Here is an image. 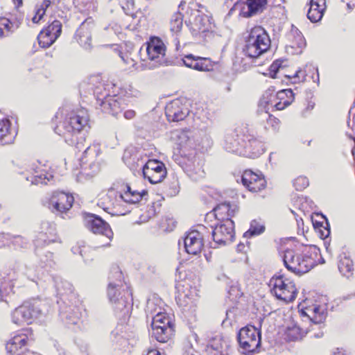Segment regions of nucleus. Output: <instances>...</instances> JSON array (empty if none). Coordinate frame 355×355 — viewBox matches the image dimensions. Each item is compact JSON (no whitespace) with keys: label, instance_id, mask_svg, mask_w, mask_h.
Masks as SVG:
<instances>
[{"label":"nucleus","instance_id":"1","mask_svg":"<svg viewBox=\"0 0 355 355\" xmlns=\"http://www.w3.org/2000/svg\"><path fill=\"white\" fill-rule=\"evenodd\" d=\"M64 120L55 128V132L63 137L65 142L69 146H75L80 148L78 136L82 132L89 129V117L87 110L85 108L73 110L66 106L60 110Z\"/></svg>","mask_w":355,"mask_h":355},{"label":"nucleus","instance_id":"2","mask_svg":"<svg viewBox=\"0 0 355 355\" xmlns=\"http://www.w3.org/2000/svg\"><path fill=\"white\" fill-rule=\"evenodd\" d=\"M107 297L119 317L125 320L132 306L131 291L123 284V277L118 266L112 268L108 277Z\"/></svg>","mask_w":355,"mask_h":355},{"label":"nucleus","instance_id":"3","mask_svg":"<svg viewBox=\"0 0 355 355\" xmlns=\"http://www.w3.org/2000/svg\"><path fill=\"white\" fill-rule=\"evenodd\" d=\"M302 315L306 316L310 320V326L305 329L297 324L288 326L285 331L284 339L288 342L298 341L309 332L311 334V337L322 338L324 335L322 331L324 322L327 315V305L314 304L313 306L302 310Z\"/></svg>","mask_w":355,"mask_h":355},{"label":"nucleus","instance_id":"4","mask_svg":"<svg viewBox=\"0 0 355 355\" xmlns=\"http://www.w3.org/2000/svg\"><path fill=\"white\" fill-rule=\"evenodd\" d=\"M318 252L319 249L315 245L304 248L302 252L286 250L283 257L284 266L296 275L304 274L317 264Z\"/></svg>","mask_w":355,"mask_h":355},{"label":"nucleus","instance_id":"5","mask_svg":"<svg viewBox=\"0 0 355 355\" xmlns=\"http://www.w3.org/2000/svg\"><path fill=\"white\" fill-rule=\"evenodd\" d=\"M245 42L243 52L246 56L251 58H259L270 46V39L267 32L259 26L250 29Z\"/></svg>","mask_w":355,"mask_h":355},{"label":"nucleus","instance_id":"6","mask_svg":"<svg viewBox=\"0 0 355 355\" xmlns=\"http://www.w3.org/2000/svg\"><path fill=\"white\" fill-rule=\"evenodd\" d=\"M100 146L92 144L87 147L80 159L81 171L77 176L80 181L83 176L91 178L97 173L101 168Z\"/></svg>","mask_w":355,"mask_h":355},{"label":"nucleus","instance_id":"7","mask_svg":"<svg viewBox=\"0 0 355 355\" xmlns=\"http://www.w3.org/2000/svg\"><path fill=\"white\" fill-rule=\"evenodd\" d=\"M42 313L40 302L36 300L24 302L11 313L12 322L23 326L31 324Z\"/></svg>","mask_w":355,"mask_h":355},{"label":"nucleus","instance_id":"8","mask_svg":"<svg viewBox=\"0 0 355 355\" xmlns=\"http://www.w3.org/2000/svg\"><path fill=\"white\" fill-rule=\"evenodd\" d=\"M238 342L241 352L245 355H253L261 346V332L254 326H247L240 329Z\"/></svg>","mask_w":355,"mask_h":355},{"label":"nucleus","instance_id":"9","mask_svg":"<svg viewBox=\"0 0 355 355\" xmlns=\"http://www.w3.org/2000/svg\"><path fill=\"white\" fill-rule=\"evenodd\" d=\"M152 316V337L159 343H166L173 335L174 326L171 320L162 313L161 309Z\"/></svg>","mask_w":355,"mask_h":355},{"label":"nucleus","instance_id":"10","mask_svg":"<svg viewBox=\"0 0 355 355\" xmlns=\"http://www.w3.org/2000/svg\"><path fill=\"white\" fill-rule=\"evenodd\" d=\"M272 292L277 299L286 302H293L297 294V290L293 282L284 279L282 275L272 277L270 281Z\"/></svg>","mask_w":355,"mask_h":355},{"label":"nucleus","instance_id":"11","mask_svg":"<svg viewBox=\"0 0 355 355\" xmlns=\"http://www.w3.org/2000/svg\"><path fill=\"white\" fill-rule=\"evenodd\" d=\"M213 241L216 245H225L232 242L234 237V223L227 218L211 226Z\"/></svg>","mask_w":355,"mask_h":355},{"label":"nucleus","instance_id":"12","mask_svg":"<svg viewBox=\"0 0 355 355\" xmlns=\"http://www.w3.org/2000/svg\"><path fill=\"white\" fill-rule=\"evenodd\" d=\"M170 137L178 146L181 155L196 150V132L189 129H176L171 132Z\"/></svg>","mask_w":355,"mask_h":355},{"label":"nucleus","instance_id":"13","mask_svg":"<svg viewBox=\"0 0 355 355\" xmlns=\"http://www.w3.org/2000/svg\"><path fill=\"white\" fill-rule=\"evenodd\" d=\"M118 187V182L114 183L113 186L106 193L101 194L98 202V205L101 208L112 216L123 214L116 210L121 201H123L120 197L121 189L120 190Z\"/></svg>","mask_w":355,"mask_h":355},{"label":"nucleus","instance_id":"14","mask_svg":"<svg viewBox=\"0 0 355 355\" xmlns=\"http://www.w3.org/2000/svg\"><path fill=\"white\" fill-rule=\"evenodd\" d=\"M60 304V317L66 324H76L82 316L83 307L79 300H72L71 302L64 300L63 302L58 300Z\"/></svg>","mask_w":355,"mask_h":355},{"label":"nucleus","instance_id":"15","mask_svg":"<svg viewBox=\"0 0 355 355\" xmlns=\"http://www.w3.org/2000/svg\"><path fill=\"white\" fill-rule=\"evenodd\" d=\"M146 51L149 60L153 62L149 64L150 68L166 64V46L160 38L150 37L146 43Z\"/></svg>","mask_w":355,"mask_h":355},{"label":"nucleus","instance_id":"16","mask_svg":"<svg viewBox=\"0 0 355 355\" xmlns=\"http://www.w3.org/2000/svg\"><path fill=\"white\" fill-rule=\"evenodd\" d=\"M181 156L182 157L181 166L191 178L197 181L204 177V161L196 156V150L189 152L187 155Z\"/></svg>","mask_w":355,"mask_h":355},{"label":"nucleus","instance_id":"17","mask_svg":"<svg viewBox=\"0 0 355 355\" xmlns=\"http://www.w3.org/2000/svg\"><path fill=\"white\" fill-rule=\"evenodd\" d=\"M248 132V128L246 125H240L234 130H228L224 137V148L233 153L241 155L243 143L242 138H245V133Z\"/></svg>","mask_w":355,"mask_h":355},{"label":"nucleus","instance_id":"18","mask_svg":"<svg viewBox=\"0 0 355 355\" xmlns=\"http://www.w3.org/2000/svg\"><path fill=\"white\" fill-rule=\"evenodd\" d=\"M267 0H239L234 3L229 14L234 10L240 9V15L248 18L259 12H261L266 8Z\"/></svg>","mask_w":355,"mask_h":355},{"label":"nucleus","instance_id":"19","mask_svg":"<svg viewBox=\"0 0 355 355\" xmlns=\"http://www.w3.org/2000/svg\"><path fill=\"white\" fill-rule=\"evenodd\" d=\"M97 101L103 112L117 116L126 107L125 99L117 95L110 96L107 94L102 95V98L98 96Z\"/></svg>","mask_w":355,"mask_h":355},{"label":"nucleus","instance_id":"20","mask_svg":"<svg viewBox=\"0 0 355 355\" xmlns=\"http://www.w3.org/2000/svg\"><path fill=\"white\" fill-rule=\"evenodd\" d=\"M142 173L151 184L161 182L167 174L164 163L156 159H149L143 166Z\"/></svg>","mask_w":355,"mask_h":355},{"label":"nucleus","instance_id":"21","mask_svg":"<svg viewBox=\"0 0 355 355\" xmlns=\"http://www.w3.org/2000/svg\"><path fill=\"white\" fill-rule=\"evenodd\" d=\"M37 279L43 280L44 282L51 280L56 290L57 295L60 296V302H63L64 300H69V302L76 300V296L73 293L72 284L66 280H63L60 277L51 275L44 279H43L42 277H37Z\"/></svg>","mask_w":355,"mask_h":355},{"label":"nucleus","instance_id":"22","mask_svg":"<svg viewBox=\"0 0 355 355\" xmlns=\"http://www.w3.org/2000/svg\"><path fill=\"white\" fill-rule=\"evenodd\" d=\"M243 143L241 155L250 158H256L259 157L265 150L264 145L250 132L245 133V138L241 139Z\"/></svg>","mask_w":355,"mask_h":355},{"label":"nucleus","instance_id":"23","mask_svg":"<svg viewBox=\"0 0 355 355\" xmlns=\"http://www.w3.org/2000/svg\"><path fill=\"white\" fill-rule=\"evenodd\" d=\"M178 293L175 300L179 306L184 311H192L196 306V302L198 299V292L196 288L191 286H180L177 287Z\"/></svg>","mask_w":355,"mask_h":355},{"label":"nucleus","instance_id":"24","mask_svg":"<svg viewBox=\"0 0 355 355\" xmlns=\"http://www.w3.org/2000/svg\"><path fill=\"white\" fill-rule=\"evenodd\" d=\"M73 200L71 195L62 191H55L49 199L48 207L53 213H64L71 209Z\"/></svg>","mask_w":355,"mask_h":355},{"label":"nucleus","instance_id":"25","mask_svg":"<svg viewBox=\"0 0 355 355\" xmlns=\"http://www.w3.org/2000/svg\"><path fill=\"white\" fill-rule=\"evenodd\" d=\"M58 237L56 233L55 224L49 221H42L40 226V231L34 240L35 246L39 248L58 242Z\"/></svg>","mask_w":355,"mask_h":355},{"label":"nucleus","instance_id":"26","mask_svg":"<svg viewBox=\"0 0 355 355\" xmlns=\"http://www.w3.org/2000/svg\"><path fill=\"white\" fill-rule=\"evenodd\" d=\"M87 227L94 234H99L105 236L109 241L113 237V232L105 220L95 214H89L87 216Z\"/></svg>","mask_w":355,"mask_h":355},{"label":"nucleus","instance_id":"27","mask_svg":"<svg viewBox=\"0 0 355 355\" xmlns=\"http://www.w3.org/2000/svg\"><path fill=\"white\" fill-rule=\"evenodd\" d=\"M192 19L190 20L191 31L195 36L209 33L211 28V22L207 15L199 10H196L192 14Z\"/></svg>","mask_w":355,"mask_h":355},{"label":"nucleus","instance_id":"28","mask_svg":"<svg viewBox=\"0 0 355 355\" xmlns=\"http://www.w3.org/2000/svg\"><path fill=\"white\" fill-rule=\"evenodd\" d=\"M166 116L170 121H180L189 114V109L180 99H175L165 107Z\"/></svg>","mask_w":355,"mask_h":355},{"label":"nucleus","instance_id":"29","mask_svg":"<svg viewBox=\"0 0 355 355\" xmlns=\"http://www.w3.org/2000/svg\"><path fill=\"white\" fill-rule=\"evenodd\" d=\"M27 341L28 337L26 334L15 335L7 343L6 349L12 355H38L33 352L26 350Z\"/></svg>","mask_w":355,"mask_h":355},{"label":"nucleus","instance_id":"30","mask_svg":"<svg viewBox=\"0 0 355 355\" xmlns=\"http://www.w3.org/2000/svg\"><path fill=\"white\" fill-rule=\"evenodd\" d=\"M243 184L246 187L249 191L258 192L266 187V182L262 175L254 173L251 170L244 171L241 178Z\"/></svg>","mask_w":355,"mask_h":355},{"label":"nucleus","instance_id":"31","mask_svg":"<svg viewBox=\"0 0 355 355\" xmlns=\"http://www.w3.org/2000/svg\"><path fill=\"white\" fill-rule=\"evenodd\" d=\"M185 251L190 254L196 255L200 253L203 247L202 237L199 231L189 232L183 240Z\"/></svg>","mask_w":355,"mask_h":355},{"label":"nucleus","instance_id":"32","mask_svg":"<svg viewBox=\"0 0 355 355\" xmlns=\"http://www.w3.org/2000/svg\"><path fill=\"white\" fill-rule=\"evenodd\" d=\"M236 205H230L229 202H223L218 205L210 213L207 214V218L215 217L217 222L230 218L238 211Z\"/></svg>","mask_w":355,"mask_h":355},{"label":"nucleus","instance_id":"33","mask_svg":"<svg viewBox=\"0 0 355 355\" xmlns=\"http://www.w3.org/2000/svg\"><path fill=\"white\" fill-rule=\"evenodd\" d=\"M182 62L186 67L200 71H210L213 67L209 59L194 56L192 54L185 55Z\"/></svg>","mask_w":355,"mask_h":355},{"label":"nucleus","instance_id":"34","mask_svg":"<svg viewBox=\"0 0 355 355\" xmlns=\"http://www.w3.org/2000/svg\"><path fill=\"white\" fill-rule=\"evenodd\" d=\"M118 189L120 190L121 189L120 197L123 201L127 203H137L143 198V197L148 194V192L146 190H142L141 191L132 190L130 185L123 182H118Z\"/></svg>","mask_w":355,"mask_h":355},{"label":"nucleus","instance_id":"35","mask_svg":"<svg viewBox=\"0 0 355 355\" xmlns=\"http://www.w3.org/2000/svg\"><path fill=\"white\" fill-rule=\"evenodd\" d=\"M33 175L31 177H26L27 181H31V184H47L53 182V175L51 172L48 171L45 168V166L41 165L33 166L32 168Z\"/></svg>","mask_w":355,"mask_h":355},{"label":"nucleus","instance_id":"36","mask_svg":"<svg viewBox=\"0 0 355 355\" xmlns=\"http://www.w3.org/2000/svg\"><path fill=\"white\" fill-rule=\"evenodd\" d=\"M91 26L90 22L86 19L80 24L76 33L77 42L85 49L92 48Z\"/></svg>","mask_w":355,"mask_h":355},{"label":"nucleus","instance_id":"37","mask_svg":"<svg viewBox=\"0 0 355 355\" xmlns=\"http://www.w3.org/2000/svg\"><path fill=\"white\" fill-rule=\"evenodd\" d=\"M308 19L313 23L321 20L326 9V0H310Z\"/></svg>","mask_w":355,"mask_h":355},{"label":"nucleus","instance_id":"38","mask_svg":"<svg viewBox=\"0 0 355 355\" xmlns=\"http://www.w3.org/2000/svg\"><path fill=\"white\" fill-rule=\"evenodd\" d=\"M0 279V295L1 297V300H3V297H6L13 292V283L12 280L15 277V272L13 270H10L9 272H6V271L1 272Z\"/></svg>","mask_w":355,"mask_h":355},{"label":"nucleus","instance_id":"39","mask_svg":"<svg viewBox=\"0 0 355 355\" xmlns=\"http://www.w3.org/2000/svg\"><path fill=\"white\" fill-rule=\"evenodd\" d=\"M15 137V134L10 131V120L6 118L0 119V144H12Z\"/></svg>","mask_w":355,"mask_h":355},{"label":"nucleus","instance_id":"40","mask_svg":"<svg viewBox=\"0 0 355 355\" xmlns=\"http://www.w3.org/2000/svg\"><path fill=\"white\" fill-rule=\"evenodd\" d=\"M286 39L292 48L302 49L306 46V42L300 31L294 25L291 26L290 31L286 35Z\"/></svg>","mask_w":355,"mask_h":355},{"label":"nucleus","instance_id":"41","mask_svg":"<svg viewBox=\"0 0 355 355\" xmlns=\"http://www.w3.org/2000/svg\"><path fill=\"white\" fill-rule=\"evenodd\" d=\"M44 246L36 247L35 246V254L40 259V265L41 267H50L51 268L54 265L53 260V254L43 249Z\"/></svg>","mask_w":355,"mask_h":355},{"label":"nucleus","instance_id":"42","mask_svg":"<svg viewBox=\"0 0 355 355\" xmlns=\"http://www.w3.org/2000/svg\"><path fill=\"white\" fill-rule=\"evenodd\" d=\"M196 149L201 152L207 151L212 146L211 137L202 132H196Z\"/></svg>","mask_w":355,"mask_h":355},{"label":"nucleus","instance_id":"43","mask_svg":"<svg viewBox=\"0 0 355 355\" xmlns=\"http://www.w3.org/2000/svg\"><path fill=\"white\" fill-rule=\"evenodd\" d=\"M338 270L340 272L347 277L352 275L354 264L352 260L347 256L341 257L338 262Z\"/></svg>","mask_w":355,"mask_h":355},{"label":"nucleus","instance_id":"44","mask_svg":"<svg viewBox=\"0 0 355 355\" xmlns=\"http://www.w3.org/2000/svg\"><path fill=\"white\" fill-rule=\"evenodd\" d=\"M265 231V225L260 220H253L250 223L249 230L243 234L245 237L250 238L262 234Z\"/></svg>","mask_w":355,"mask_h":355},{"label":"nucleus","instance_id":"45","mask_svg":"<svg viewBox=\"0 0 355 355\" xmlns=\"http://www.w3.org/2000/svg\"><path fill=\"white\" fill-rule=\"evenodd\" d=\"M183 26V15L180 12H176L171 17L170 29L174 33L181 31Z\"/></svg>","mask_w":355,"mask_h":355},{"label":"nucleus","instance_id":"46","mask_svg":"<svg viewBox=\"0 0 355 355\" xmlns=\"http://www.w3.org/2000/svg\"><path fill=\"white\" fill-rule=\"evenodd\" d=\"M278 98L280 99L284 98V96H286L287 97V100L284 102V106L282 105V103H279L276 104V107L277 110H282L284 107H286L292 103L294 99V93L290 89H282L277 93Z\"/></svg>","mask_w":355,"mask_h":355},{"label":"nucleus","instance_id":"47","mask_svg":"<svg viewBox=\"0 0 355 355\" xmlns=\"http://www.w3.org/2000/svg\"><path fill=\"white\" fill-rule=\"evenodd\" d=\"M39 44L42 48H48L52 45L57 40L56 36H51L50 34H46L43 31H41L37 36Z\"/></svg>","mask_w":355,"mask_h":355},{"label":"nucleus","instance_id":"48","mask_svg":"<svg viewBox=\"0 0 355 355\" xmlns=\"http://www.w3.org/2000/svg\"><path fill=\"white\" fill-rule=\"evenodd\" d=\"M46 34H50L51 36H56V39L60 35L62 32V24L58 20H54L46 28L42 30Z\"/></svg>","mask_w":355,"mask_h":355},{"label":"nucleus","instance_id":"49","mask_svg":"<svg viewBox=\"0 0 355 355\" xmlns=\"http://www.w3.org/2000/svg\"><path fill=\"white\" fill-rule=\"evenodd\" d=\"M11 28L12 24L8 19L0 18V38L8 36L12 31Z\"/></svg>","mask_w":355,"mask_h":355},{"label":"nucleus","instance_id":"50","mask_svg":"<svg viewBox=\"0 0 355 355\" xmlns=\"http://www.w3.org/2000/svg\"><path fill=\"white\" fill-rule=\"evenodd\" d=\"M227 346V343L223 340L220 336H216L209 340L207 347L217 352H220L223 348V345Z\"/></svg>","mask_w":355,"mask_h":355},{"label":"nucleus","instance_id":"51","mask_svg":"<svg viewBox=\"0 0 355 355\" xmlns=\"http://www.w3.org/2000/svg\"><path fill=\"white\" fill-rule=\"evenodd\" d=\"M280 127V121L279 120L273 116L272 115L268 114V118L266 119V125L265 128L266 129L270 128L274 132H277Z\"/></svg>","mask_w":355,"mask_h":355},{"label":"nucleus","instance_id":"52","mask_svg":"<svg viewBox=\"0 0 355 355\" xmlns=\"http://www.w3.org/2000/svg\"><path fill=\"white\" fill-rule=\"evenodd\" d=\"M10 238L11 239L9 241V244L12 243L15 248H24L28 243L26 239L19 235L10 234Z\"/></svg>","mask_w":355,"mask_h":355},{"label":"nucleus","instance_id":"53","mask_svg":"<svg viewBox=\"0 0 355 355\" xmlns=\"http://www.w3.org/2000/svg\"><path fill=\"white\" fill-rule=\"evenodd\" d=\"M309 185V180L304 176H299L293 180V186L297 191H302Z\"/></svg>","mask_w":355,"mask_h":355},{"label":"nucleus","instance_id":"54","mask_svg":"<svg viewBox=\"0 0 355 355\" xmlns=\"http://www.w3.org/2000/svg\"><path fill=\"white\" fill-rule=\"evenodd\" d=\"M89 247H87L84 242H82L81 243H78L77 245L73 246L72 248V252L74 254L78 253L82 257L86 258L87 257V252L89 251Z\"/></svg>","mask_w":355,"mask_h":355},{"label":"nucleus","instance_id":"55","mask_svg":"<svg viewBox=\"0 0 355 355\" xmlns=\"http://www.w3.org/2000/svg\"><path fill=\"white\" fill-rule=\"evenodd\" d=\"M159 309H161V307L157 306L155 300H148L146 309L147 314H150L152 317L159 311Z\"/></svg>","mask_w":355,"mask_h":355},{"label":"nucleus","instance_id":"56","mask_svg":"<svg viewBox=\"0 0 355 355\" xmlns=\"http://www.w3.org/2000/svg\"><path fill=\"white\" fill-rule=\"evenodd\" d=\"M11 239L10 234L0 233V248L9 245V241Z\"/></svg>","mask_w":355,"mask_h":355},{"label":"nucleus","instance_id":"57","mask_svg":"<svg viewBox=\"0 0 355 355\" xmlns=\"http://www.w3.org/2000/svg\"><path fill=\"white\" fill-rule=\"evenodd\" d=\"M119 3L124 10L134 8V0H119Z\"/></svg>","mask_w":355,"mask_h":355},{"label":"nucleus","instance_id":"58","mask_svg":"<svg viewBox=\"0 0 355 355\" xmlns=\"http://www.w3.org/2000/svg\"><path fill=\"white\" fill-rule=\"evenodd\" d=\"M280 64L277 60L274 62L270 67V73L272 78H276V73L279 71Z\"/></svg>","mask_w":355,"mask_h":355},{"label":"nucleus","instance_id":"59","mask_svg":"<svg viewBox=\"0 0 355 355\" xmlns=\"http://www.w3.org/2000/svg\"><path fill=\"white\" fill-rule=\"evenodd\" d=\"M45 14L43 8H37L36 9L35 15L33 17L32 21L33 23H38L39 21L43 17Z\"/></svg>","mask_w":355,"mask_h":355},{"label":"nucleus","instance_id":"60","mask_svg":"<svg viewBox=\"0 0 355 355\" xmlns=\"http://www.w3.org/2000/svg\"><path fill=\"white\" fill-rule=\"evenodd\" d=\"M305 76L306 75L304 72H303L300 69L297 70L293 76V78L295 79L293 83H295L297 82L304 81L305 79Z\"/></svg>","mask_w":355,"mask_h":355},{"label":"nucleus","instance_id":"61","mask_svg":"<svg viewBox=\"0 0 355 355\" xmlns=\"http://www.w3.org/2000/svg\"><path fill=\"white\" fill-rule=\"evenodd\" d=\"M327 227H324V230H320V235L322 239H325L329 236L330 234V229L328 223H326Z\"/></svg>","mask_w":355,"mask_h":355},{"label":"nucleus","instance_id":"62","mask_svg":"<svg viewBox=\"0 0 355 355\" xmlns=\"http://www.w3.org/2000/svg\"><path fill=\"white\" fill-rule=\"evenodd\" d=\"M135 115L136 113L133 110H127L123 112V116L126 119H132L135 116Z\"/></svg>","mask_w":355,"mask_h":355},{"label":"nucleus","instance_id":"63","mask_svg":"<svg viewBox=\"0 0 355 355\" xmlns=\"http://www.w3.org/2000/svg\"><path fill=\"white\" fill-rule=\"evenodd\" d=\"M51 2L50 0H44L42 4L38 7L39 8H43L44 12H46V10L50 6Z\"/></svg>","mask_w":355,"mask_h":355},{"label":"nucleus","instance_id":"64","mask_svg":"<svg viewBox=\"0 0 355 355\" xmlns=\"http://www.w3.org/2000/svg\"><path fill=\"white\" fill-rule=\"evenodd\" d=\"M147 355H160V353L156 349H151L148 352Z\"/></svg>","mask_w":355,"mask_h":355}]
</instances>
